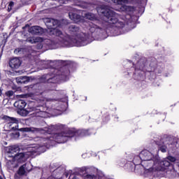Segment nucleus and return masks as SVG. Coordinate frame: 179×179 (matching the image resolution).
Instances as JSON below:
<instances>
[{"instance_id":"nucleus-1","label":"nucleus","mask_w":179,"mask_h":179,"mask_svg":"<svg viewBox=\"0 0 179 179\" xmlns=\"http://www.w3.org/2000/svg\"><path fill=\"white\" fill-rule=\"evenodd\" d=\"M159 155L153 156V154L148 150L141 151L139 156H136L133 162L136 164L135 173L141 174L144 177H153L158 176L162 177L166 176L164 173V165H162V162Z\"/></svg>"},{"instance_id":"nucleus-2","label":"nucleus","mask_w":179,"mask_h":179,"mask_svg":"<svg viewBox=\"0 0 179 179\" xmlns=\"http://www.w3.org/2000/svg\"><path fill=\"white\" fill-rule=\"evenodd\" d=\"M44 22L48 27V32L50 36H56L57 38L55 41H52L50 39L43 40V38L40 36H30L27 38V42L30 44H37V50H41L44 44L51 47V48H57L55 43H56V41H62L64 37L62 31L58 29V28H55L59 27V21L52 18H45Z\"/></svg>"},{"instance_id":"nucleus-3","label":"nucleus","mask_w":179,"mask_h":179,"mask_svg":"<svg viewBox=\"0 0 179 179\" xmlns=\"http://www.w3.org/2000/svg\"><path fill=\"white\" fill-rule=\"evenodd\" d=\"M69 31L71 34H73V38H71L69 35L63 34L64 36L62 41L52 42L55 44L57 48L59 47H84L90 44V38L86 37V34L79 31V27L71 24L69 27Z\"/></svg>"},{"instance_id":"nucleus-4","label":"nucleus","mask_w":179,"mask_h":179,"mask_svg":"<svg viewBox=\"0 0 179 179\" xmlns=\"http://www.w3.org/2000/svg\"><path fill=\"white\" fill-rule=\"evenodd\" d=\"M97 12L102 16L103 22L111 24L117 33H121V30L125 27V20L121 18V16L111 10L108 6H100L97 8Z\"/></svg>"},{"instance_id":"nucleus-5","label":"nucleus","mask_w":179,"mask_h":179,"mask_svg":"<svg viewBox=\"0 0 179 179\" xmlns=\"http://www.w3.org/2000/svg\"><path fill=\"white\" fill-rule=\"evenodd\" d=\"M164 166V170L166 175L162 177H168V178H174L179 175V159H176L173 156H168L162 162Z\"/></svg>"},{"instance_id":"nucleus-6","label":"nucleus","mask_w":179,"mask_h":179,"mask_svg":"<svg viewBox=\"0 0 179 179\" xmlns=\"http://www.w3.org/2000/svg\"><path fill=\"white\" fill-rule=\"evenodd\" d=\"M14 107H16V108H18V110H20V114L22 115V117H27V115H29L31 113V115H35L36 117H41L43 115V110L41 109L43 107H41V108H33L32 109L28 108V109H23L24 107H26V101L23 100H18L14 103Z\"/></svg>"},{"instance_id":"nucleus-7","label":"nucleus","mask_w":179,"mask_h":179,"mask_svg":"<svg viewBox=\"0 0 179 179\" xmlns=\"http://www.w3.org/2000/svg\"><path fill=\"white\" fill-rule=\"evenodd\" d=\"M84 24L85 26H87V29L90 31V33H91L90 35H86L85 37H89L91 41H92L93 39L92 38H96L97 40H104V34H106V31L101 27L96 25V24L93 22H84Z\"/></svg>"},{"instance_id":"nucleus-8","label":"nucleus","mask_w":179,"mask_h":179,"mask_svg":"<svg viewBox=\"0 0 179 179\" xmlns=\"http://www.w3.org/2000/svg\"><path fill=\"white\" fill-rule=\"evenodd\" d=\"M73 131L69 129L61 133H56L53 134L52 138L57 143H65L69 139L73 138Z\"/></svg>"},{"instance_id":"nucleus-9","label":"nucleus","mask_w":179,"mask_h":179,"mask_svg":"<svg viewBox=\"0 0 179 179\" xmlns=\"http://www.w3.org/2000/svg\"><path fill=\"white\" fill-rule=\"evenodd\" d=\"M25 132H33L34 134H51L55 129V126H50L49 127L45 128H36V127H29L23 129Z\"/></svg>"},{"instance_id":"nucleus-10","label":"nucleus","mask_w":179,"mask_h":179,"mask_svg":"<svg viewBox=\"0 0 179 179\" xmlns=\"http://www.w3.org/2000/svg\"><path fill=\"white\" fill-rule=\"evenodd\" d=\"M10 157L12 158L13 162H17V163L26 162V155H24V152L16 153L14 155H10Z\"/></svg>"},{"instance_id":"nucleus-11","label":"nucleus","mask_w":179,"mask_h":179,"mask_svg":"<svg viewBox=\"0 0 179 179\" xmlns=\"http://www.w3.org/2000/svg\"><path fill=\"white\" fill-rule=\"evenodd\" d=\"M44 148H45V143H42L41 145H36L28 147L27 149L29 153H37V152H45V150H44Z\"/></svg>"},{"instance_id":"nucleus-12","label":"nucleus","mask_w":179,"mask_h":179,"mask_svg":"<svg viewBox=\"0 0 179 179\" xmlns=\"http://www.w3.org/2000/svg\"><path fill=\"white\" fill-rule=\"evenodd\" d=\"M73 131V136H78V138H83V136H89V135H92V131L89 132V130H78L77 131L75 129H70Z\"/></svg>"},{"instance_id":"nucleus-13","label":"nucleus","mask_w":179,"mask_h":179,"mask_svg":"<svg viewBox=\"0 0 179 179\" xmlns=\"http://www.w3.org/2000/svg\"><path fill=\"white\" fill-rule=\"evenodd\" d=\"M69 16L71 20H73L75 23H84L85 22V20L80 17V15L75 13H69Z\"/></svg>"},{"instance_id":"nucleus-14","label":"nucleus","mask_w":179,"mask_h":179,"mask_svg":"<svg viewBox=\"0 0 179 179\" xmlns=\"http://www.w3.org/2000/svg\"><path fill=\"white\" fill-rule=\"evenodd\" d=\"M9 65L12 69H17L22 65V62L20 58H13L10 60Z\"/></svg>"},{"instance_id":"nucleus-15","label":"nucleus","mask_w":179,"mask_h":179,"mask_svg":"<svg viewBox=\"0 0 179 179\" xmlns=\"http://www.w3.org/2000/svg\"><path fill=\"white\" fill-rule=\"evenodd\" d=\"M164 144L168 146L169 152H173V150H174L176 149V148L177 147V143L174 142V141L173 139L170 140V139L167 138L164 141Z\"/></svg>"},{"instance_id":"nucleus-16","label":"nucleus","mask_w":179,"mask_h":179,"mask_svg":"<svg viewBox=\"0 0 179 179\" xmlns=\"http://www.w3.org/2000/svg\"><path fill=\"white\" fill-rule=\"evenodd\" d=\"M29 32L31 33V34L41 35V34H43V33H44V29H43L41 27L34 26V27H31L29 29Z\"/></svg>"},{"instance_id":"nucleus-17","label":"nucleus","mask_w":179,"mask_h":179,"mask_svg":"<svg viewBox=\"0 0 179 179\" xmlns=\"http://www.w3.org/2000/svg\"><path fill=\"white\" fill-rule=\"evenodd\" d=\"M7 120L9 121L8 127H10V129H13V131L17 129V126H16V124H17L18 121L16 118L8 117ZM13 124H15V126L12 127Z\"/></svg>"},{"instance_id":"nucleus-18","label":"nucleus","mask_w":179,"mask_h":179,"mask_svg":"<svg viewBox=\"0 0 179 179\" xmlns=\"http://www.w3.org/2000/svg\"><path fill=\"white\" fill-rule=\"evenodd\" d=\"M135 71H142L145 72L146 71V63L143 60L141 59L136 66Z\"/></svg>"},{"instance_id":"nucleus-19","label":"nucleus","mask_w":179,"mask_h":179,"mask_svg":"<svg viewBox=\"0 0 179 179\" xmlns=\"http://www.w3.org/2000/svg\"><path fill=\"white\" fill-rule=\"evenodd\" d=\"M29 164H25L21 166L17 171V173L19 176H24L26 174L27 171H30V169H29Z\"/></svg>"},{"instance_id":"nucleus-20","label":"nucleus","mask_w":179,"mask_h":179,"mask_svg":"<svg viewBox=\"0 0 179 179\" xmlns=\"http://www.w3.org/2000/svg\"><path fill=\"white\" fill-rule=\"evenodd\" d=\"M31 78L27 76H20L16 78L17 83L26 84L30 82Z\"/></svg>"},{"instance_id":"nucleus-21","label":"nucleus","mask_w":179,"mask_h":179,"mask_svg":"<svg viewBox=\"0 0 179 179\" xmlns=\"http://www.w3.org/2000/svg\"><path fill=\"white\" fill-rule=\"evenodd\" d=\"M20 150V148L17 145H13L10 147L8 150V157H10V156H15V155H16L15 153H17Z\"/></svg>"},{"instance_id":"nucleus-22","label":"nucleus","mask_w":179,"mask_h":179,"mask_svg":"<svg viewBox=\"0 0 179 179\" xmlns=\"http://www.w3.org/2000/svg\"><path fill=\"white\" fill-rule=\"evenodd\" d=\"M59 78L61 80L66 82V80L69 79V70H65L64 71H62V73L59 75Z\"/></svg>"},{"instance_id":"nucleus-23","label":"nucleus","mask_w":179,"mask_h":179,"mask_svg":"<svg viewBox=\"0 0 179 179\" xmlns=\"http://www.w3.org/2000/svg\"><path fill=\"white\" fill-rule=\"evenodd\" d=\"M57 104V110L59 111H65L66 110V107L68 106L67 103L58 102Z\"/></svg>"},{"instance_id":"nucleus-24","label":"nucleus","mask_w":179,"mask_h":179,"mask_svg":"<svg viewBox=\"0 0 179 179\" xmlns=\"http://www.w3.org/2000/svg\"><path fill=\"white\" fill-rule=\"evenodd\" d=\"M120 10L122 12H125L126 13H129V12H132V10H134V8L129 6L123 5L121 6Z\"/></svg>"},{"instance_id":"nucleus-25","label":"nucleus","mask_w":179,"mask_h":179,"mask_svg":"<svg viewBox=\"0 0 179 179\" xmlns=\"http://www.w3.org/2000/svg\"><path fill=\"white\" fill-rule=\"evenodd\" d=\"M104 178V174L101 173L100 175L98 174L97 176L94 175H87L85 179H103Z\"/></svg>"},{"instance_id":"nucleus-26","label":"nucleus","mask_w":179,"mask_h":179,"mask_svg":"<svg viewBox=\"0 0 179 179\" xmlns=\"http://www.w3.org/2000/svg\"><path fill=\"white\" fill-rule=\"evenodd\" d=\"M85 19H88V20H96V15L91 13H87L85 14Z\"/></svg>"},{"instance_id":"nucleus-27","label":"nucleus","mask_w":179,"mask_h":179,"mask_svg":"<svg viewBox=\"0 0 179 179\" xmlns=\"http://www.w3.org/2000/svg\"><path fill=\"white\" fill-rule=\"evenodd\" d=\"M159 150H161L162 153H166L169 150L168 146L164 143V141L163 142V145H159Z\"/></svg>"},{"instance_id":"nucleus-28","label":"nucleus","mask_w":179,"mask_h":179,"mask_svg":"<svg viewBox=\"0 0 179 179\" xmlns=\"http://www.w3.org/2000/svg\"><path fill=\"white\" fill-rule=\"evenodd\" d=\"M6 96H8V97H10L11 96H13V91H8L6 93Z\"/></svg>"},{"instance_id":"nucleus-29","label":"nucleus","mask_w":179,"mask_h":179,"mask_svg":"<svg viewBox=\"0 0 179 179\" xmlns=\"http://www.w3.org/2000/svg\"><path fill=\"white\" fill-rule=\"evenodd\" d=\"M13 5H15V3H13V1L10 2L8 5V10H10L12 9V6H13Z\"/></svg>"},{"instance_id":"nucleus-30","label":"nucleus","mask_w":179,"mask_h":179,"mask_svg":"<svg viewBox=\"0 0 179 179\" xmlns=\"http://www.w3.org/2000/svg\"><path fill=\"white\" fill-rule=\"evenodd\" d=\"M47 101H58V99L49 98L47 99Z\"/></svg>"},{"instance_id":"nucleus-31","label":"nucleus","mask_w":179,"mask_h":179,"mask_svg":"<svg viewBox=\"0 0 179 179\" xmlns=\"http://www.w3.org/2000/svg\"><path fill=\"white\" fill-rule=\"evenodd\" d=\"M20 97H22V99H27V95L22 94V95H20Z\"/></svg>"},{"instance_id":"nucleus-32","label":"nucleus","mask_w":179,"mask_h":179,"mask_svg":"<svg viewBox=\"0 0 179 179\" xmlns=\"http://www.w3.org/2000/svg\"><path fill=\"white\" fill-rule=\"evenodd\" d=\"M0 96H2V90H0Z\"/></svg>"},{"instance_id":"nucleus-33","label":"nucleus","mask_w":179,"mask_h":179,"mask_svg":"<svg viewBox=\"0 0 179 179\" xmlns=\"http://www.w3.org/2000/svg\"><path fill=\"white\" fill-rule=\"evenodd\" d=\"M105 1L106 2H110V0H103Z\"/></svg>"},{"instance_id":"nucleus-34","label":"nucleus","mask_w":179,"mask_h":179,"mask_svg":"<svg viewBox=\"0 0 179 179\" xmlns=\"http://www.w3.org/2000/svg\"><path fill=\"white\" fill-rule=\"evenodd\" d=\"M34 141H37V138H34Z\"/></svg>"},{"instance_id":"nucleus-35","label":"nucleus","mask_w":179,"mask_h":179,"mask_svg":"<svg viewBox=\"0 0 179 179\" xmlns=\"http://www.w3.org/2000/svg\"><path fill=\"white\" fill-rule=\"evenodd\" d=\"M73 179H76V177H74V178H73Z\"/></svg>"},{"instance_id":"nucleus-36","label":"nucleus","mask_w":179,"mask_h":179,"mask_svg":"<svg viewBox=\"0 0 179 179\" xmlns=\"http://www.w3.org/2000/svg\"><path fill=\"white\" fill-rule=\"evenodd\" d=\"M0 179H2V177H0Z\"/></svg>"}]
</instances>
